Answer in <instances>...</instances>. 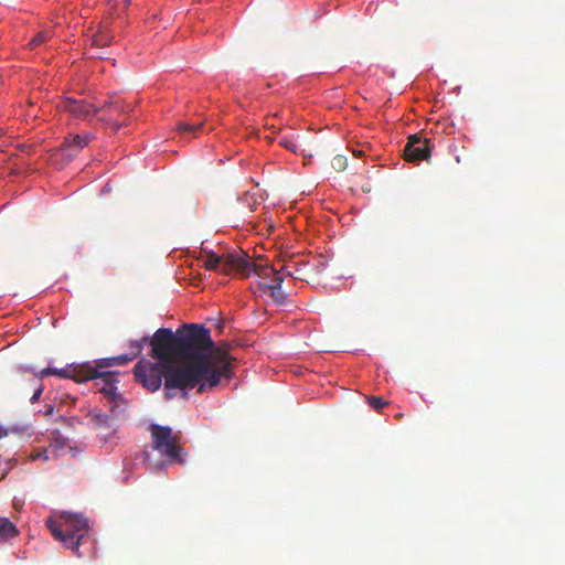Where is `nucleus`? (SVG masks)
Returning a JSON list of instances; mask_svg holds the SVG:
<instances>
[{
	"instance_id": "a211bd4d",
	"label": "nucleus",
	"mask_w": 565,
	"mask_h": 565,
	"mask_svg": "<svg viewBox=\"0 0 565 565\" xmlns=\"http://www.w3.org/2000/svg\"><path fill=\"white\" fill-rule=\"evenodd\" d=\"M132 361V356H129V354H120L113 358H106L102 359L96 362V365L94 367H97L99 370L106 371L105 369L115 366V365H125Z\"/></svg>"
},
{
	"instance_id": "aec40b11",
	"label": "nucleus",
	"mask_w": 565,
	"mask_h": 565,
	"mask_svg": "<svg viewBox=\"0 0 565 565\" xmlns=\"http://www.w3.org/2000/svg\"><path fill=\"white\" fill-rule=\"evenodd\" d=\"M282 269H284V271L286 274V277L289 276V277H292V278L299 279V280H305L306 279L305 273L298 266L297 263L290 262V263H288L286 265H282Z\"/></svg>"
},
{
	"instance_id": "c85d7f7f",
	"label": "nucleus",
	"mask_w": 565,
	"mask_h": 565,
	"mask_svg": "<svg viewBox=\"0 0 565 565\" xmlns=\"http://www.w3.org/2000/svg\"><path fill=\"white\" fill-rule=\"evenodd\" d=\"M367 403L375 411H380L382 407L387 405L386 401H384L382 397H377V396L367 397Z\"/></svg>"
},
{
	"instance_id": "c756f323",
	"label": "nucleus",
	"mask_w": 565,
	"mask_h": 565,
	"mask_svg": "<svg viewBox=\"0 0 565 565\" xmlns=\"http://www.w3.org/2000/svg\"><path fill=\"white\" fill-rule=\"evenodd\" d=\"M10 469H11V465L6 463V467L2 469V472L0 475V479H3Z\"/></svg>"
},
{
	"instance_id": "ddd939ff",
	"label": "nucleus",
	"mask_w": 565,
	"mask_h": 565,
	"mask_svg": "<svg viewBox=\"0 0 565 565\" xmlns=\"http://www.w3.org/2000/svg\"><path fill=\"white\" fill-rule=\"evenodd\" d=\"M93 135H74L66 137L64 142L60 147V151L64 157H75L81 150L84 149L92 140Z\"/></svg>"
},
{
	"instance_id": "2eb2a0df",
	"label": "nucleus",
	"mask_w": 565,
	"mask_h": 565,
	"mask_svg": "<svg viewBox=\"0 0 565 565\" xmlns=\"http://www.w3.org/2000/svg\"><path fill=\"white\" fill-rule=\"evenodd\" d=\"M49 449L54 458L65 455L67 451H72L73 447L70 444V439L64 437L60 431L55 430L51 434Z\"/></svg>"
},
{
	"instance_id": "2f4dec72",
	"label": "nucleus",
	"mask_w": 565,
	"mask_h": 565,
	"mask_svg": "<svg viewBox=\"0 0 565 565\" xmlns=\"http://www.w3.org/2000/svg\"><path fill=\"white\" fill-rule=\"evenodd\" d=\"M47 413L52 414L53 413V407L47 408Z\"/></svg>"
},
{
	"instance_id": "cd10ccee",
	"label": "nucleus",
	"mask_w": 565,
	"mask_h": 565,
	"mask_svg": "<svg viewBox=\"0 0 565 565\" xmlns=\"http://www.w3.org/2000/svg\"><path fill=\"white\" fill-rule=\"evenodd\" d=\"M331 166L335 171L341 172L347 168L348 159L345 156L337 154L333 157Z\"/></svg>"
},
{
	"instance_id": "a878e982",
	"label": "nucleus",
	"mask_w": 565,
	"mask_h": 565,
	"mask_svg": "<svg viewBox=\"0 0 565 565\" xmlns=\"http://www.w3.org/2000/svg\"><path fill=\"white\" fill-rule=\"evenodd\" d=\"M31 460L42 459L44 461L54 459L52 452L50 451L49 447L39 448L31 452L30 455Z\"/></svg>"
},
{
	"instance_id": "7ed1b4c3",
	"label": "nucleus",
	"mask_w": 565,
	"mask_h": 565,
	"mask_svg": "<svg viewBox=\"0 0 565 565\" xmlns=\"http://www.w3.org/2000/svg\"><path fill=\"white\" fill-rule=\"evenodd\" d=\"M149 430L151 434V446L154 450L166 457L169 462H184L182 457L183 449L179 445V438L169 426L151 424Z\"/></svg>"
},
{
	"instance_id": "dca6fc26",
	"label": "nucleus",
	"mask_w": 565,
	"mask_h": 565,
	"mask_svg": "<svg viewBox=\"0 0 565 565\" xmlns=\"http://www.w3.org/2000/svg\"><path fill=\"white\" fill-rule=\"evenodd\" d=\"M248 265L250 266V274L258 276L264 280L263 282H268L278 270L276 267L263 262L250 263L248 260Z\"/></svg>"
},
{
	"instance_id": "1a4fd4ad",
	"label": "nucleus",
	"mask_w": 565,
	"mask_h": 565,
	"mask_svg": "<svg viewBox=\"0 0 565 565\" xmlns=\"http://www.w3.org/2000/svg\"><path fill=\"white\" fill-rule=\"evenodd\" d=\"M87 375H89V380L98 381L96 385L98 390L104 396L113 403V405H119L117 403L118 393H117V373L111 371H103L93 365H89V369L86 371Z\"/></svg>"
},
{
	"instance_id": "f03ea898",
	"label": "nucleus",
	"mask_w": 565,
	"mask_h": 565,
	"mask_svg": "<svg viewBox=\"0 0 565 565\" xmlns=\"http://www.w3.org/2000/svg\"><path fill=\"white\" fill-rule=\"evenodd\" d=\"M46 525L57 541L75 552H78L82 540L88 532L87 520L76 513L65 512L57 521L47 520Z\"/></svg>"
},
{
	"instance_id": "6ab92c4d",
	"label": "nucleus",
	"mask_w": 565,
	"mask_h": 565,
	"mask_svg": "<svg viewBox=\"0 0 565 565\" xmlns=\"http://www.w3.org/2000/svg\"><path fill=\"white\" fill-rule=\"evenodd\" d=\"M203 128V121L198 122H180L177 126V130L181 136H193L196 137L198 131Z\"/></svg>"
},
{
	"instance_id": "f257e3e1",
	"label": "nucleus",
	"mask_w": 565,
	"mask_h": 565,
	"mask_svg": "<svg viewBox=\"0 0 565 565\" xmlns=\"http://www.w3.org/2000/svg\"><path fill=\"white\" fill-rule=\"evenodd\" d=\"M179 361L167 381V398H173L174 390L188 397L190 390L198 393L211 391L223 376H231L227 353L214 345L210 330L202 324H184L178 329Z\"/></svg>"
},
{
	"instance_id": "4468645a",
	"label": "nucleus",
	"mask_w": 565,
	"mask_h": 565,
	"mask_svg": "<svg viewBox=\"0 0 565 565\" xmlns=\"http://www.w3.org/2000/svg\"><path fill=\"white\" fill-rule=\"evenodd\" d=\"M90 364H82V365H74L68 366L64 369H54L53 375L63 377V379H71L76 382H87L89 381V375H87L86 371L89 369Z\"/></svg>"
},
{
	"instance_id": "423d86ee",
	"label": "nucleus",
	"mask_w": 565,
	"mask_h": 565,
	"mask_svg": "<svg viewBox=\"0 0 565 565\" xmlns=\"http://www.w3.org/2000/svg\"><path fill=\"white\" fill-rule=\"evenodd\" d=\"M204 267L207 270L224 275L238 274L242 277H248L250 275L248 260L237 253H228L225 256H218L214 252H209L204 257Z\"/></svg>"
},
{
	"instance_id": "6e6552de",
	"label": "nucleus",
	"mask_w": 565,
	"mask_h": 565,
	"mask_svg": "<svg viewBox=\"0 0 565 565\" xmlns=\"http://www.w3.org/2000/svg\"><path fill=\"white\" fill-rule=\"evenodd\" d=\"M130 110V104L118 95H111L99 106V111H103L104 115L98 120L107 124L114 131H118L127 124L125 121L120 122L119 117L129 114Z\"/></svg>"
},
{
	"instance_id": "412c9836",
	"label": "nucleus",
	"mask_w": 565,
	"mask_h": 565,
	"mask_svg": "<svg viewBox=\"0 0 565 565\" xmlns=\"http://www.w3.org/2000/svg\"><path fill=\"white\" fill-rule=\"evenodd\" d=\"M278 143L280 146H282L284 148H286L287 150L294 152V153H299L300 152V147L296 142V137L294 135L282 136L279 139Z\"/></svg>"
},
{
	"instance_id": "0eeeda50",
	"label": "nucleus",
	"mask_w": 565,
	"mask_h": 565,
	"mask_svg": "<svg viewBox=\"0 0 565 565\" xmlns=\"http://www.w3.org/2000/svg\"><path fill=\"white\" fill-rule=\"evenodd\" d=\"M22 373L26 371V369L21 367ZM54 367H45L39 372L36 376L25 379L23 374H15L12 375L9 380V384L13 392L17 395L26 397L32 391V395L30 396V402L34 404L38 402L43 393L44 385H43V379L53 375Z\"/></svg>"
},
{
	"instance_id": "9d476101",
	"label": "nucleus",
	"mask_w": 565,
	"mask_h": 565,
	"mask_svg": "<svg viewBox=\"0 0 565 565\" xmlns=\"http://www.w3.org/2000/svg\"><path fill=\"white\" fill-rule=\"evenodd\" d=\"M57 107L61 110L67 111L76 119L90 120L95 115L99 113V107L84 100L75 99L72 97L64 98L58 103Z\"/></svg>"
},
{
	"instance_id": "b1692460",
	"label": "nucleus",
	"mask_w": 565,
	"mask_h": 565,
	"mask_svg": "<svg viewBox=\"0 0 565 565\" xmlns=\"http://www.w3.org/2000/svg\"><path fill=\"white\" fill-rule=\"evenodd\" d=\"M113 34H110L108 31L103 30L99 31L94 38H93V44L96 46H106L108 45L113 40Z\"/></svg>"
},
{
	"instance_id": "20e7f679",
	"label": "nucleus",
	"mask_w": 565,
	"mask_h": 565,
	"mask_svg": "<svg viewBox=\"0 0 565 565\" xmlns=\"http://www.w3.org/2000/svg\"><path fill=\"white\" fill-rule=\"evenodd\" d=\"M177 365H167L162 362H151L146 359H141L134 366V374L136 381L142 384L143 387L149 391L156 392L162 384V379L168 381L172 369H177ZM164 388L167 390V382H164Z\"/></svg>"
},
{
	"instance_id": "bb28decb",
	"label": "nucleus",
	"mask_w": 565,
	"mask_h": 565,
	"mask_svg": "<svg viewBox=\"0 0 565 565\" xmlns=\"http://www.w3.org/2000/svg\"><path fill=\"white\" fill-rule=\"evenodd\" d=\"M50 38V32L49 31H40L39 33H36V35L30 41L29 43V47L30 49H35L36 46L43 44L44 42H46V40Z\"/></svg>"
},
{
	"instance_id": "f3484780",
	"label": "nucleus",
	"mask_w": 565,
	"mask_h": 565,
	"mask_svg": "<svg viewBox=\"0 0 565 565\" xmlns=\"http://www.w3.org/2000/svg\"><path fill=\"white\" fill-rule=\"evenodd\" d=\"M17 525L6 516H0V544L7 543L19 535Z\"/></svg>"
},
{
	"instance_id": "393cba45",
	"label": "nucleus",
	"mask_w": 565,
	"mask_h": 565,
	"mask_svg": "<svg viewBox=\"0 0 565 565\" xmlns=\"http://www.w3.org/2000/svg\"><path fill=\"white\" fill-rule=\"evenodd\" d=\"M150 339L149 337H143L141 340L130 342L131 352L129 356H132V360L137 358L141 353L143 345L148 342L150 343Z\"/></svg>"
},
{
	"instance_id": "39448f33",
	"label": "nucleus",
	"mask_w": 565,
	"mask_h": 565,
	"mask_svg": "<svg viewBox=\"0 0 565 565\" xmlns=\"http://www.w3.org/2000/svg\"><path fill=\"white\" fill-rule=\"evenodd\" d=\"M150 355L167 365H174L179 360L178 330L173 332L168 328L158 329L150 339Z\"/></svg>"
},
{
	"instance_id": "5701e85b",
	"label": "nucleus",
	"mask_w": 565,
	"mask_h": 565,
	"mask_svg": "<svg viewBox=\"0 0 565 565\" xmlns=\"http://www.w3.org/2000/svg\"><path fill=\"white\" fill-rule=\"evenodd\" d=\"M262 289L269 291L275 303L282 305L285 302L287 295L281 290V287H264Z\"/></svg>"
},
{
	"instance_id": "4be33fe9",
	"label": "nucleus",
	"mask_w": 565,
	"mask_h": 565,
	"mask_svg": "<svg viewBox=\"0 0 565 565\" xmlns=\"http://www.w3.org/2000/svg\"><path fill=\"white\" fill-rule=\"evenodd\" d=\"M286 274L282 269V266L276 271V274L270 278L268 282H260V288L264 287H281L282 281L285 280Z\"/></svg>"
},
{
	"instance_id": "f8f14e48",
	"label": "nucleus",
	"mask_w": 565,
	"mask_h": 565,
	"mask_svg": "<svg viewBox=\"0 0 565 565\" xmlns=\"http://www.w3.org/2000/svg\"><path fill=\"white\" fill-rule=\"evenodd\" d=\"M430 154L429 139L414 134L408 137L404 148V158L406 161L415 162L427 159Z\"/></svg>"
},
{
	"instance_id": "7c9ffc66",
	"label": "nucleus",
	"mask_w": 565,
	"mask_h": 565,
	"mask_svg": "<svg viewBox=\"0 0 565 565\" xmlns=\"http://www.w3.org/2000/svg\"><path fill=\"white\" fill-rule=\"evenodd\" d=\"M8 435V431L3 428H0V438L4 437Z\"/></svg>"
},
{
	"instance_id": "9b49d317",
	"label": "nucleus",
	"mask_w": 565,
	"mask_h": 565,
	"mask_svg": "<svg viewBox=\"0 0 565 565\" xmlns=\"http://www.w3.org/2000/svg\"><path fill=\"white\" fill-rule=\"evenodd\" d=\"M121 409L119 405L110 406V415L102 413L97 409H92L87 414L88 424L96 430L109 435L115 431V424L119 417Z\"/></svg>"
}]
</instances>
